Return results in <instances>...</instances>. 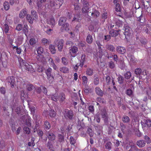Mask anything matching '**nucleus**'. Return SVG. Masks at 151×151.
<instances>
[{
	"label": "nucleus",
	"instance_id": "6e6552de",
	"mask_svg": "<svg viewBox=\"0 0 151 151\" xmlns=\"http://www.w3.org/2000/svg\"><path fill=\"white\" fill-rule=\"evenodd\" d=\"M7 82L10 83L11 85V87H14V77L13 76H9L6 79Z\"/></svg>",
	"mask_w": 151,
	"mask_h": 151
},
{
	"label": "nucleus",
	"instance_id": "b1692460",
	"mask_svg": "<svg viewBox=\"0 0 151 151\" xmlns=\"http://www.w3.org/2000/svg\"><path fill=\"white\" fill-rule=\"evenodd\" d=\"M122 121L124 123H128L130 122V119L127 116L124 115L122 117Z\"/></svg>",
	"mask_w": 151,
	"mask_h": 151
},
{
	"label": "nucleus",
	"instance_id": "f03ea898",
	"mask_svg": "<svg viewBox=\"0 0 151 151\" xmlns=\"http://www.w3.org/2000/svg\"><path fill=\"white\" fill-rule=\"evenodd\" d=\"M64 41L62 39H56L54 42L55 45H57L59 51H61L63 49Z\"/></svg>",
	"mask_w": 151,
	"mask_h": 151
},
{
	"label": "nucleus",
	"instance_id": "f257e3e1",
	"mask_svg": "<svg viewBox=\"0 0 151 151\" xmlns=\"http://www.w3.org/2000/svg\"><path fill=\"white\" fill-rule=\"evenodd\" d=\"M63 1V0H57L55 1H50L49 5H48V8L52 9H57L59 8L62 4V3H59L58 2L60 1Z\"/></svg>",
	"mask_w": 151,
	"mask_h": 151
},
{
	"label": "nucleus",
	"instance_id": "c03bdc74",
	"mask_svg": "<svg viewBox=\"0 0 151 151\" xmlns=\"http://www.w3.org/2000/svg\"><path fill=\"white\" fill-rule=\"evenodd\" d=\"M124 76L126 79H129L131 76V73L129 71L127 72L124 74Z\"/></svg>",
	"mask_w": 151,
	"mask_h": 151
},
{
	"label": "nucleus",
	"instance_id": "473e14b6",
	"mask_svg": "<svg viewBox=\"0 0 151 151\" xmlns=\"http://www.w3.org/2000/svg\"><path fill=\"white\" fill-rule=\"evenodd\" d=\"M44 126L46 129H49L51 127L50 123L47 121L45 122Z\"/></svg>",
	"mask_w": 151,
	"mask_h": 151
},
{
	"label": "nucleus",
	"instance_id": "4468645a",
	"mask_svg": "<svg viewBox=\"0 0 151 151\" xmlns=\"http://www.w3.org/2000/svg\"><path fill=\"white\" fill-rule=\"evenodd\" d=\"M145 142L143 140H139L137 142V145L139 147H144L145 146Z\"/></svg>",
	"mask_w": 151,
	"mask_h": 151
},
{
	"label": "nucleus",
	"instance_id": "dca6fc26",
	"mask_svg": "<svg viewBox=\"0 0 151 151\" xmlns=\"http://www.w3.org/2000/svg\"><path fill=\"white\" fill-rule=\"evenodd\" d=\"M106 47L107 50L111 52H113L115 50V47L112 45L110 44L106 45Z\"/></svg>",
	"mask_w": 151,
	"mask_h": 151
},
{
	"label": "nucleus",
	"instance_id": "7c9ffc66",
	"mask_svg": "<svg viewBox=\"0 0 151 151\" xmlns=\"http://www.w3.org/2000/svg\"><path fill=\"white\" fill-rule=\"evenodd\" d=\"M60 71L64 73H68L69 69L68 68L65 67H63L60 68Z\"/></svg>",
	"mask_w": 151,
	"mask_h": 151
},
{
	"label": "nucleus",
	"instance_id": "58836bf2",
	"mask_svg": "<svg viewBox=\"0 0 151 151\" xmlns=\"http://www.w3.org/2000/svg\"><path fill=\"white\" fill-rule=\"evenodd\" d=\"M4 8L5 10H8L9 8V3L8 2L5 1L4 4Z\"/></svg>",
	"mask_w": 151,
	"mask_h": 151
},
{
	"label": "nucleus",
	"instance_id": "3c124183",
	"mask_svg": "<svg viewBox=\"0 0 151 151\" xmlns=\"http://www.w3.org/2000/svg\"><path fill=\"white\" fill-rule=\"evenodd\" d=\"M14 50H16L18 54H20L21 52V49L20 47H18L17 46H14L13 47Z\"/></svg>",
	"mask_w": 151,
	"mask_h": 151
},
{
	"label": "nucleus",
	"instance_id": "2eb2a0df",
	"mask_svg": "<svg viewBox=\"0 0 151 151\" xmlns=\"http://www.w3.org/2000/svg\"><path fill=\"white\" fill-rule=\"evenodd\" d=\"M27 13V10L24 9L21 10L19 13V16L21 18H23Z\"/></svg>",
	"mask_w": 151,
	"mask_h": 151
},
{
	"label": "nucleus",
	"instance_id": "de8ad7c7",
	"mask_svg": "<svg viewBox=\"0 0 151 151\" xmlns=\"http://www.w3.org/2000/svg\"><path fill=\"white\" fill-rule=\"evenodd\" d=\"M26 87L27 90L28 91H31L34 88L33 86L31 84H27Z\"/></svg>",
	"mask_w": 151,
	"mask_h": 151
},
{
	"label": "nucleus",
	"instance_id": "412c9836",
	"mask_svg": "<svg viewBox=\"0 0 151 151\" xmlns=\"http://www.w3.org/2000/svg\"><path fill=\"white\" fill-rule=\"evenodd\" d=\"M109 33L112 37H115L119 34V31L116 30L111 29L109 32Z\"/></svg>",
	"mask_w": 151,
	"mask_h": 151
},
{
	"label": "nucleus",
	"instance_id": "79ce46f5",
	"mask_svg": "<svg viewBox=\"0 0 151 151\" xmlns=\"http://www.w3.org/2000/svg\"><path fill=\"white\" fill-rule=\"evenodd\" d=\"M56 114V113L53 109H51L50 111L49 115L51 117H54Z\"/></svg>",
	"mask_w": 151,
	"mask_h": 151
},
{
	"label": "nucleus",
	"instance_id": "4be33fe9",
	"mask_svg": "<svg viewBox=\"0 0 151 151\" xmlns=\"http://www.w3.org/2000/svg\"><path fill=\"white\" fill-rule=\"evenodd\" d=\"M27 20L31 24L33 23V21L35 20V18L32 17L29 14H27L26 17Z\"/></svg>",
	"mask_w": 151,
	"mask_h": 151
},
{
	"label": "nucleus",
	"instance_id": "6e6d98bb",
	"mask_svg": "<svg viewBox=\"0 0 151 151\" xmlns=\"http://www.w3.org/2000/svg\"><path fill=\"white\" fill-rule=\"evenodd\" d=\"M63 63L65 65H66L68 64V60L65 57H63L61 59Z\"/></svg>",
	"mask_w": 151,
	"mask_h": 151
},
{
	"label": "nucleus",
	"instance_id": "c9c22d12",
	"mask_svg": "<svg viewBox=\"0 0 151 151\" xmlns=\"http://www.w3.org/2000/svg\"><path fill=\"white\" fill-rule=\"evenodd\" d=\"M82 79L83 81V85L86 86L88 82L87 77L85 76H83L82 77Z\"/></svg>",
	"mask_w": 151,
	"mask_h": 151
},
{
	"label": "nucleus",
	"instance_id": "a878e982",
	"mask_svg": "<svg viewBox=\"0 0 151 151\" xmlns=\"http://www.w3.org/2000/svg\"><path fill=\"white\" fill-rule=\"evenodd\" d=\"M58 100L59 101L63 102L64 101L65 99V96L63 93H60L58 96Z\"/></svg>",
	"mask_w": 151,
	"mask_h": 151
},
{
	"label": "nucleus",
	"instance_id": "37998d69",
	"mask_svg": "<svg viewBox=\"0 0 151 151\" xmlns=\"http://www.w3.org/2000/svg\"><path fill=\"white\" fill-rule=\"evenodd\" d=\"M35 108L33 107H32L30 108V110L31 113L32 114L33 117L34 119H36L35 117H36V115L34 114L35 112Z\"/></svg>",
	"mask_w": 151,
	"mask_h": 151
},
{
	"label": "nucleus",
	"instance_id": "39448f33",
	"mask_svg": "<svg viewBox=\"0 0 151 151\" xmlns=\"http://www.w3.org/2000/svg\"><path fill=\"white\" fill-rule=\"evenodd\" d=\"M124 30V34L125 36H129L132 32L131 29L127 25H125Z\"/></svg>",
	"mask_w": 151,
	"mask_h": 151
},
{
	"label": "nucleus",
	"instance_id": "7ed1b4c3",
	"mask_svg": "<svg viewBox=\"0 0 151 151\" xmlns=\"http://www.w3.org/2000/svg\"><path fill=\"white\" fill-rule=\"evenodd\" d=\"M22 67L31 73H33L35 72V70L32 66L27 63L23 62Z\"/></svg>",
	"mask_w": 151,
	"mask_h": 151
},
{
	"label": "nucleus",
	"instance_id": "1a4fd4ad",
	"mask_svg": "<svg viewBox=\"0 0 151 151\" xmlns=\"http://www.w3.org/2000/svg\"><path fill=\"white\" fill-rule=\"evenodd\" d=\"M89 9V4L88 3H85L83 4V7L82 9V12L83 13H87L88 12Z\"/></svg>",
	"mask_w": 151,
	"mask_h": 151
},
{
	"label": "nucleus",
	"instance_id": "0e129e2a",
	"mask_svg": "<svg viewBox=\"0 0 151 151\" xmlns=\"http://www.w3.org/2000/svg\"><path fill=\"white\" fill-rule=\"evenodd\" d=\"M23 129L24 132L27 134H28L30 133V131L29 128L27 127H24Z\"/></svg>",
	"mask_w": 151,
	"mask_h": 151
},
{
	"label": "nucleus",
	"instance_id": "ddd939ff",
	"mask_svg": "<svg viewBox=\"0 0 151 151\" xmlns=\"http://www.w3.org/2000/svg\"><path fill=\"white\" fill-rule=\"evenodd\" d=\"M125 143H126V149L127 150H128L132 145L135 144L132 140H127Z\"/></svg>",
	"mask_w": 151,
	"mask_h": 151
},
{
	"label": "nucleus",
	"instance_id": "e2e57ef3",
	"mask_svg": "<svg viewBox=\"0 0 151 151\" xmlns=\"http://www.w3.org/2000/svg\"><path fill=\"white\" fill-rule=\"evenodd\" d=\"M87 133L89 134L90 137H92L93 136V134L91 129L90 128L88 129Z\"/></svg>",
	"mask_w": 151,
	"mask_h": 151
},
{
	"label": "nucleus",
	"instance_id": "bb28decb",
	"mask_svg": "<svg viewBox=\"0 0 151 151\" xmlns=\"http://www.w3.org/2000/svg\"><path fill=\"white\" fill-rule=\"evenodd\" d=\"M49 48L52 54H54L55 53L56 50L54 45H50L49 46Z\"/></svg>",
	"mask_w": 151,
	"mask_h": 151
},
{
	"label": "nucleus",
	"instance_id": "aec40b11",
	"mask_svg": "<svg viewBox=\"0 0 151 151\" xmlns=\"http://www.w3.org/2000/svg\"><path fill=\"white\" fill-rule=\"evenodd\" d=\"M23 117L24 118H26L25 122L26 124L28 126H30L31 125V119L30 117L27 116H23Z\"/></svg>",
	"mask_w": 151,
	"mask_h": 151
},
{
	"label": "nucleus",
	"instance_id": "49530a36",
	"mask_svg": "<svg viewBox=\"0 0 151 151\" xmlns=\"http://www.w3.org/2000/svg\"><path fill=\"white\" fill-rule=\"evenodd\" d=\"M30 45L31 46L35 45L36 43V40L34 38H31L29 41Z\"/></svg>",
	"mask_w": 151,
	"mask_h": 151
},
{
	"label": "nucleus",
	"instance_id": "680f3d73",
	"mask_svg": "<svg viewBox=\"0 0 151 151\" xmlns=\"http://www.w3.org/2000/svg\"><path fill=\"white\" fill-rule=\"evenodd\" d=\"M109 67L111 68H113L115 66L114 63L112 61L109 62Z\"/></svg>",
	"mask_w": 151,
	"mask_h": 151
},
{
	"label": "nucleus",
	"instance_id": "c756f323",
	"mask_svg": "<svg viewBox=\"0 0 151 151\" xmlns=\"http://www.w3.org/2000/svg\"><path fill=\"white\" fill-rule=\"evenodd\" d=\"M101 114L102 118L108 116L107 112L105 109H103L101 110Z\"/></svg>",
	"mask_w": 151,
	"mask_h": 151
},
{
	"label": "nucleus",
	"instance_id": "423d86ee",
	"mask_svg": "<svg viewBox=\"0 0 151 151\" xmlns=\"http://www.w3.org/2000/svg\"><path fill=\"white\" fill-rule=\"evenodd\" d=\"M78 51V49L77 47L76 46L71 47L70 49V53L71 56L73 57H75Z\"/></svg>",
	"mask_w": 151,
	"mask_h": 151
},
{
	"label": "nucleus",
	"instance_id": "603ef678",
	"mask_svg": "<svg viewBox=\"0 0 151 151\" xmlns=\"http://www.w3.org/2000/svg\"><path fill=\"white\" fill-rule=\"evenodd\" d=\"M37 52L38 55L41 54L43 52V49L42 47H38L37 49Z\"/></svg>",
	"mask_w": 151,
	"mask_h": 151
},
{
	"label": "nucleus",
	"instance_id": "2f4dec72",
	"mask_svg": "<svg viewBox=\"0 0 151 151\" xmlns=\"http://www.w3.org/2000/svg\"><path fill=\"white\" fill-rule=\"evenodd\" d=\"M52 69L50 68H49L47 70H45V73L49 78L51 76V73Z\"/></svg>",
	"mask_w": 151,
	"mask_h": 151
},
{
	"label": "nucleus",
	"instance_id": "052dcab7",
	"mask_svg": "<svg viewBox=\"0 0 151 151\" xmlns=\"http://www.w3.org/2000/svg\"><path fill=\"white\" fill-rule=\"evenodd\" d=\"M91 15L94 17H97L99 15V12L98 11L95 10L93 12L91 13Z\"/></svg>",
	"mask_w": 151,
	"mask_h": 151
},
{
	"label": "nucleus",
	"instance_id": "20e7f679",
	"mask_svg": "<svg viewBox=\"0 0 151 151\" xmlns=\"http://www.w3.org/2000/svg\"><path fill=\"white\" fill-rule=\"evenodd\" d=\"M73 112L71 110L65 109L63 111V114L65 117L69 119H71L73 117Z\"/></svg>",
	"mask_w": 151,
	"mask_h": 151
},
{
	"label": "nucleus",
	"instance_id": "f3484780",
	"mask_svg": "<svg viewBox=\"0 0 151 151\" xmlns=\"http://www.w3.org/2000/svg\"><path fill=\"white\" fill-rule=\"evenodd\" d=\"M47 135V136L49 140L51 141H53L55 139V136L52 133L48 132Z\"/></svg>",
	"mask_w": 151,
	"mask_h": 151
},
{
	"label": "nucleus",
	"instance_id": "f704fd0d",
	"mask_svg": "<svg viewBox=\"0 0 151 151\" xmlns=\"http://www.w3.org/2000/svg\"><path fill=\"white\" fill-rule=\"evenodd\" d=\"M93 83L95 85H97L99 83L98 77L96 75L94 76Z\"/></svg>",
	"mask_w": 151,
	"mask_h": 151
},
{
	"label": "nucleus",
	"instance_id": "6ab92c4d",
	"mask_svg": "<svg viewBox=\"0 0 151 151\" xmlns=\"http://www.w3.org/2000/svg\"><path fill=\"white\" fill-rule=\"evenodd\" d=\"M66 18L64 17H61L60 18L59 22L58 24L60 26H61L64 24L65 22H66Z\"/></svg>",
	"mask_w": 151,
	"mask_h": 151
},
{
	"label": "nucleus",
	"instance_id": "0eeeda50",
	"mask_svg": "<svg viewBox=\"0 0 151 151\" xmlns=\"http://www.w3.org/2000/svg\"><path fill=\"white\" fill-rule=\"evenodd\" d=\"M116 50L118 53L122 54H124L126 52L125 47L120 46L116 47Z\"/></svg>",
	"mask_w": 151,
	"mask_h": 151
},
{
	"label": "nucleus",
	"instance_id": "69168bd1",
	"mask_svg": "<svg viewBox=\"0 0 151 151\" xmlns=\"http://www.w3.org/2000/svg\"><path fill=\"white\" fill-rule=\"evenodd\" d=\"M83 113L85 117H87L90 114V112L86 110L83 111Z\"/></svg>",
	"mask_w": 151,
	"mask_h": 151
},
{
	"label": "nucleus",
	"instance_id": "72a5a7b5",
	"mask_svg": "<svg viewBox=\"0 0 151 151\" xmlns=\"http://www.w3.org/2000/svg\"><path fill=\"white\" fill-rule=\"evenodd\" d=\"M37 59L38 61L40 62H42L45 60L43 56L41 54L38 55L37 57Z\"/></svg>",
	"mask_w": 151,
	"mask_h": 151
},
{
	"label": "nucleus",
	"instance_id": "4c0bfd02",
	"mask_svg": "<svg viewBox=\"0 0 151 151\" xmlns=\"http://www.w3.org/2000/svg\"><path fill=\"white\" fill-rule=\"evenodd\" d=\"M142 70L140 68H136L134 70V73L137 75H139L142 73Z\"/></svg>",
	"mask_w": 151,
	"mask_h": 151
},
{
	"label": "nucleus",
	"instance_id": "8fccbe9b",
	"mask_svg": "<svg viewBox=\"0 0 151 151\" xmlns=\"http://www.w3.org/2000/svg\"><path fill=\"white\" fill-rule=\"evenodd\" d=\"M118 80L120 84H122L123 83L124 80V78L120 75H119L118 77Z\"/></svg>",
	"mask_w": 151,
	"mask_h": 151
},
{
	"label": "nucleus",
	"instance_id": "5701e85b",
	"mask_svg": "<svg viewBox=\"0 0 151 151\" xmlns=\"http://www.w3.org/2000/svg\"><path fill=\"white\" fill-rule=\"evenodd\" d=\"M47 22L48 24L52 26H54L55 24V20L53 17H51L47 19Z\"/></svg>",
	"mask_w": 151,
	"mask_h": 151
},
{
	"label": "nucleus",
	"instance_id": "bf43d9fd",
	"mask_svg": "<svg viewBox=\"0 0 151 151\" xmlns=\"http://www.w3.org/2000/svg\"><path fill=\"white\" fill-rule=\"evenodd\" d=\"M121 10V8L120 4L119 3L115 4V10L117 12H120Z\"/></svg>",
	"mask_w": 151,
	"mask_h": 151
},
{
	"label": "nucleus",
	"instance_id": "9d476101",
	"mask_svg": "<svg viewBox=\"0 0 151 151\" xmlns=\"http://www.w3.org/2000/svg\"><path fill=\"white\" fill-rule=\"evenodd\" d=\"M95 91L96 93L99 96H103L104 92L99 87H96L95 88Z\"/></svg>",
	"mask_w": 151,
	"mask_h": 151
},
{
	"label": "nucleus",
	"instance_id": "774afa93",
	"mask_svg": "<svg viewBox=\"0 0 151 151\" xmlns=\"http://www.w3.org/2000/svg\"><path fill=\"white\" fill-rule=\"evenodd\" d=\"M145 124H146L148 127H150L151 126V120H147L145 123Z\"/></svg>",
	"mask_w": 151,
	"mask_h": 151
},
{
	"label": "nucleus",
	"instance_id": "f8f14e48",
	"mask_svg": "<svg viewBox=\"0 0 151 151\" xmlns=\"http://www.w3.org/2000/svg\"><path fill=\"white\" fill-rule=\"evenodd\" d=\"M106 81V84L109 85L110 82L111 80L112 81V83L113 86L115 85V83L114 79L112 78H111V77L109 76H106L105 78Z\"/></svg>",
	"mask_w": 151,
	"mask_h": 151
},
{
	"label": "nucleus",
	"instance_id": "ea45409f",
	"mask_svg": "<svg viewBox=\"0 0 151 151\" xmlns=\"http://www.w3.org/2000/svg\"><path fill=\"white\" fill-rule=\"evenodd\" d=\"M62 27L63 29H64L66 31L69 30V24L67 23H65L64 24L62 25Z\"/></svg>",
	"mask_w": 151,
	"mask_h": 151
},
{
	"label": "nucleus",
	"instance_id": "864d4df0",
	"mask_svg": "<svg viewBox=\"0 0 151 151\" xmlns=\"http://www.w3.org/2000/svg\"><path fill=\"white\" fill-rule=\"evenodd\" d=\"M111 143L110 142H108L105 145L106 148L109 150H110L111 149Z\"/></svg>",
	"mask_w": 151,
	"mask_h": 151
},
{
	"label": "nucleus",
	"instance_id": "5fc2aeb1",
	"mask_svg": "<svg viewBox=\"0 0 151 151\" xmlns=\"http://www.w3.org/2000/svg\"><path fill=\"white\" fill-rule=\"evenodd\" d=\"M47 147L49 150L51 149H53V144L52 142H48L47 144Z\"/></svg>",
	"mask_w": 151,
	"mask_h": 151
},
{
	"label": "nucleus",
	"instance_id": "c85d7f7f",
	"mask_svg": "<svg viewBox=\"0 0 151 151\" xmlns=\"http://www.w3.org/2000/svg\"><path fill=\"white\" fill-rule=\"evenodd\" d=\"M3 31L6 34L8 33L9 30V28L8 25L6 24H4L3 27Z\"/></svg>",
	"mask_w": 151,
	"mask_h": 151
},
{
	"label": "nucleus",
	"instance_id": "a18cd8bd",
	"mask_svg": "<svg viewBox=\"0 0 151 151\" xmlns=\"http://www.w3.org/2000/svg\"><path fill=\"white\" fill-rule=\"evenodd\" d=\"M80 16L78 14H75L72 22L73 21L79 22V20Z\"/></svg>",
	"mask_w": 151,
	"mask_h": 151
},
{
	"label": "nucleus",
	"instance_id": "09e8293b",
	"mask_svg": "<svg viewBox=\"0 0 151 151\" xmlns=\"http://www.w3.org/2000/svg\"><path fill=\"white\" fill-rule=\"evenodd\" d=\"M95 119L96 120L97 122L99 123L100 121V114L97 113L96 114L95 116Z\"/></svg>",
	"mask_w": 151,
	"mask_h": 151
},
{
	"label": "nucleus",
	"instance_id": "a19ab883",
	"mask_svg": "<svg viewBox=\"0 0 151 151\" xmlns=\"http://www.w3.org/2000/svg\"><path fill=\"white\" fill-rule=\"evenodd\" d=\"M31 15L33 17H34L35 19H37L38 18V16L37 13L34 10H32L31 11Z\"/></svg>",
	"mask_w": 151,
	"mask_h": 151
},
{
	"label": "nucleus",
	"instance_id": "13d9d810",
	"mask_svg": "<svg viewBox=\"0 0 151 151\" xmlns=\"http://www.w3.org/2000/svg\"><path fill=\"white\" fill-rule=\"evenodd\" d=\"M70 141L71 144L74 145L76 142V140L74 139L72 136H70Z\"/></svg>",
	"mask_w": 151,
	"mask_h": 151
},
{
	"label": "nucleus",
	"instance_id": "9b49d317",
	"mask_svg": "<svg viewBox=\"0 0 151 151\" xmlns=\"http://www.w3.org/2000/svg\"><path fill=\"white\" fill-rule=\"evenodd\" d=\"M128 59L130 61L133 63H136L137 62V60L134 58V56L131 54H128L127 55Z\"/></svg>",
	"mask_w": 151,
	"mask_h": 151
},
{
	"label": "nucleus",
	"instance_id": "393cba45",
	"mask_svg": "<svg viewBox=\"0 0 151 151\" xmlns=\"http://www.w3.org/2000/svg\"><path fill=\"white\" fill-rule=\"evenodd\" d=\"M86 73L88 76H91L93 73V70L91 68H88L86 71Z\"/></svg>",
	"mask_w": 151,
	"mask_h": 151
},
{
	"label": "nucleus",
	"instance_id": "a211bd4d",
	"mask_svg": "<svg viewBox=\"0 0 151 151\" xmlns=\"http://www.w3.org/2000/svg\"><path fill=\"white\" fill-rule=\"evenodd\" d=\"M49 98H51V99L53 101H57L58 100L59 97L58 94H54L50 95L49 96Z\"/></svg>",
	"mask_w": 151,
	"mask_h": 151
},
{
	"label": "nucleus",
	"instance_id": "4d7b16f0",
	"mask_svg": "<svg viewBox=\"0 0 151 151\" xmlns=\"http://www.w3.org/2000/svg\"><path fill=\"white\" fill-rule=\"evenodd\" d=\"M144 139L145 140L147 144H150L151 142V140L150 138L147 135H145L144 137Z\"/></svg>",
	"mask_w": 151,
	"mask_h": 151
},
{
	"label": "nucleus",
	"instance_id": "cd10ccee",
	"mask_svg": "<svg viewBox=\"0 0 151 151\" xmlns=\"http://www.w3.org/2000/svg\"><path fill=\"white\" fill-rule=\"evenodd\" d=\"M86 41L89 44H91L93 42V39L92 36L90 34L88 35L86 37Z\"/></svg>",
	"mask_w": 151,
	"mask_h": 151
},
{
	"label": "nucleus",
	"instance_id": "e433bc0d",
	"mask_svg": "<svg viewBox=\"0 0 151 151\" xmlns=\"http://www.w3.org/2000/svg\"><path fill=\"white\" fill-rule=\"evenodd\" d=\"M139 150L137 147L136 146L135 144L133 145H132L131 147H130V149L127 150L128 151H137Z\"/></svg>",
	"mask_w": 151,
	"mask_h": 151
},
{
	"label": "nucleus",
	"instance_id": "338daca9",
	"mask_svg": "<svg viewBox=\"0 0 151 151\" xmlns=\"http://www.w3.org/2000/svg\"><path fill=\"white\" fill-rule=\"evenodd\" d=\"M101 17L102 19H105L107 17V13L106 12H104L102 14Z\"/></svg>",
	"mask_w": 151,
	"mask_h": 151
}]
</instances>
